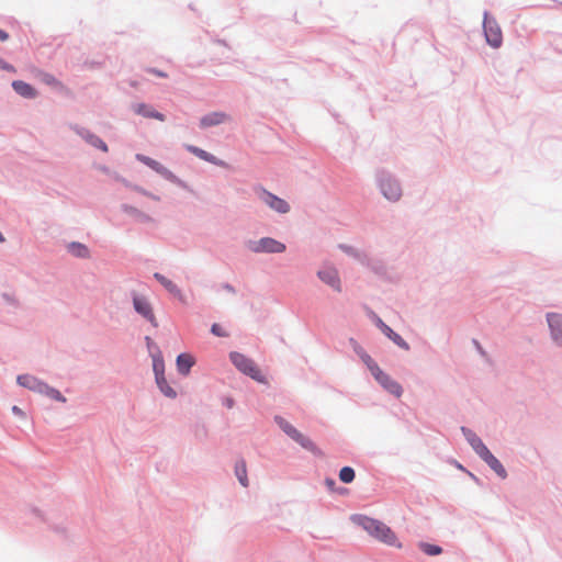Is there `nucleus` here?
I'll use <instances>...</instances> for the list:
<instances>
[{
    "label": "nucleus",
    "instance_id": "f257e3e1",
    "mask_svg": "<svg viewBox=\"0 0 562 562\" xmlns=\"http://www.w3.org/2000/svg\"><path fill=\"white\" fill-rule=\"evenodd\" d=\"M357 522L376 540L387 546L401 548V542H398L396 535L384 522L369 517H359Z\"/></svg>",
    "mask_w": 562,
    "mask_h": 562
},
{
    "label": "nucleus",
    "instance_id": "f03ea898",
    "mask_svg": "<svg viewBox=\"0 0 562 562\" xmlns=\"http://www.w3.org/2000/svg\"><path fill=\"white\" fill-rule=\"evenodd\" d=\"M229 358L233 364L244 374L249 375L259 383L267 382L265 375L252 359L239 352H231Z\"/></svg>",
    "mask_w": 562,
    "mask_h": 562
},
{
    "label": "nucleus",
    "instance_id": "7ed1b4c3",
    "mask_svg": "<svg viewBox=\"0 0 562 562\" xmlns=\"http://www.w3.org/2000/svg\"><path fill=\"white\" fill-rule=\"evenodd\" d=\"M483 27L486 42L492 47L498 48L503 43L502 29L496 20L490 16L487 12L484 13Z\"/></svg>",
    "mask_w": 562,
    "mask_h": 562
},
{
    "label": "nucleus",
    "instance_id": "20e7f679",
    "mask_svg": "<svg viewBox=\"0 0 562 562\" xmlns=\"http://www.w3.org/2000/svg\"><path fill=\"white\" fill-rule=\"evenodd\" d=\"M249 249L254 252L281 254L285 250V245L271 237H263L259 240L249 241Z\"/></svg>",
    "mask_w": 562,
    "mask_h": 562
},
{
    "label": "nucleus",
    "instance_id": "39448f33",
    "mask_svg": "<svg viewBox=\"0 0 562 562\" xmlns=\"http://www.w3.org/2000/svg\"><path fill=\"white\" fill-rule=\"evenodd\" d=\"M257 194L260 201H262L271 210L281 214H285L290 211V205L285 200L274 195L266 189L259 188L257 190Z\"/></svg>",
    "mask_w": 562,
    "mask_h": 562
},
{
    "label": "nucleus",
    "instance_id": "423d86ee",
    "mask_svg": "<svg viewBox=\"0 0 562 562\" xmlns=\"http://www.w3.org/2000/svg\"><path fill=\"white\" fill-rule=\"evenodd\" d=\"M276 422L279 425V427L293 440H295L297 443H300L303 448L313 450L314 443L313 441L305 437L303 434H301L295 427H293L289 422H286L282 417H276Z\"/></svg>",
    "mask_w": 562,
    "mask_h": 562
},
{
    "label": "nucleus",
    "instance_id": "0eeeda50",
    "mask_svg": "<svg viewBox=\"0 0 562 562\" xmlns=\"http://www.w3.org/2000/svg\"><path fill=\"white\" fill-rule=\"evenodd\" d=\"M375 372L372 374L374 379L391 394L401 397L403 389L400 383L393 380L389 374L383 372L381 368H374Z\"/></svg>",
    "mask_w": 562,
    "mask_h": 562
},
{
    "label": "nucleus",
    "instance_id": "6e6552de",
    "mask_svg": "<svg viewBox=\"0 0 562 562\" xmlns=\"http://www.w3.org/2000/svg\"><path fill=\"white\" fill-rule=\"evenodd\" d=\"M135 157L138 161L148 166L150 169L162 176L165 179L170 181H175L177 179L176 176L168 168L162 166L159 161L142 154H136Z\"/></svg>",
    "mask_w": 562,
    "mask_h": 562
},
{
    "label": "nucleus",
    "instance_id": "1a4fd4ad",
    "mask_svg": "<svg viewBox=\"0 0 562 562\" xmlns=\"http://www.w3.org/2000/svg\"><path fill=\"white\" fill-rule=\"evenodd\" d=\"M133 304H134L135 311L138 314H140L143 317H145L155 327L157 326L156 317H155V314L153 312L151 305L149 304V302L145 297L138 296V295H134Z\"/></svg>",
    "mask_w": 562,
    "mask_h": 562
},
{
    "label": "nucleus",
    "instance_id": "9d476101",
    "mask_svg": "<svg viewBox=\"0 0 562 562\" xmlns=\"http://www.w3.org/2000/svg\"><path fill=\"white\" fill-rule=\"evenodd\" d=\"M547 321L551 330L552 339L562 346V314L549 313Z\"/></svg>",
    "mask_w": 562,
    "mask_h": 562
},
{
    "label": "nucleus",
    "instance_id": "9b49d317",
    "mask_svg": "<svg viewBox=\"0 0 562 562\" xmlns=\"http://www.w3.org/2000/svg\"><path fill=\"white\" fill-rule=\"evenodd\" d=\"M381 190L383 195L391 201H397L402 195L400 184L392 179H385L381 182Z\"/></svg>",
    "mask_w": 562,
    "mask_h": 562
},
{
    "label": "nucleus",
    "instance_id": "f8f14e48",
    "mask_svg": "<svg viewBox=\"0 0 562 562\" xmlns=\"http://www.w3.org/2000/svg\"><path fill=\"white\" fill-rule=\"evenodd\" d=\"M18 383L21 386H24L34 392H38L41 394H43L44 390H46V383L30 374L19 375Z\"/></svg>",
    "mask_w": 562,
    "mask_h": 562
},
{
    "label": "nucleus",
    "instance_id": "ddd939ff",
    "mask_svg": "<svg viewBox=\"0 0 562 562\" xmlns=\"http://www.w3.org/2000/svg\"><path fill=\"white\" fill-rule=\"evenodd\" d=\"M319 279L336 291H340V279L334 268H325L318 272Z\"/></svg>",
    "mask_w": 562,
    "mask_h": 562
},
{
    "label": "nucleus",
    "instance_id": "4468645a",
    "mask_svg": "<svg viewBox=\"0 0 562 562\" xmlns=\"http://www.w3.org/2000/svg\"><path fill=\"white\" fill-rule=\"evenodd\" d=\"M13 90L23 98L34 99L37 97V91L27 82L15 80L12 82Z\"/></svg>",
    "mask_w": 562,
    "mask_h": 562
},
{
    "label": "nucleus",
    "instance_id": "2eb2a0df",
    "mask_svg": "<svg viewBox=\"0 0 562 562\" xmlns=\"http://www.w3.org/2000/svg\"><path fill=\"white\" fill-rule=\"evenodd\" d=\"M379 326L383 334L387 336L394 344H396L398 347L408 350L409 346L408 344L398 335L396 334L391 327H389L386 324H384L381 319L379 321Z\"/></svg>",
    "mask_w": 562,
    "mask_h": 562
},
{
    "label": "nucleus",
    "instance_id": "dca6fc26",
    "mask_svg": "<svg viewBox=\"0 0 562 562\" xmlns=\"http://www.w3.org/2000/svg\"><path fill=\"white\" fill-rule=\"evenodd\" d=\"M187 149L192 153L193 155H195L196 157H199L200 159H203L205 161H209L211 164H214V165H217V166H221V167H224L225 166V162L222 161V160H218L215 156H213L212 154L199 148V147H195V146H192V145H187L186 146Z\"/></svg>",
    "mask_w": 562,
    "mask_h": 562
},
{
    "label": "nucleus",
    "instance_id": "f3484780",
    "mask_svg": "<svg viewBox=\"0 0 562 562\" xmlns=\"http://www.w3.org/2000/svg\"><path fill=\"white\" fill-rule=\"evenodd\" d=\"M228 120V116L222 112H213L205 116H203L200 121L202 127H210L213 125H218Z\"/></svg>",
    "mask_w": 562,
    "mask_h": 562
},
{
    "label": "nucleus",
    "instance_id": "a211bd4d",
    "mask_svg": "<svg viewBox=\"0 0 562 562\" xmlns=\"http://www.w3.org/2000/svg\"><path fill=\"white\" fill-rule=\"evenodd\" d=\"M462 430L465 434L468 441L480 457L483 453H486V451L488 450L487 447L474 432H472L471 430H465L464 428H462Z\"/></svg>",
    "mask_w": 562,
    "mask_h": 562
},
{
    "label": "nucleus",
    "instance_id": "6ab92c4d",
    "mask_svg": "<svg viewBox=\"0 0 562 562\" xmlns=\"http://www.w3.org/2000/svg\"><path fill=\"white\" fill-rule=\"evenodd\" d=\"M481 458L501 476L506 477L507 473L502 463L491 453L490 450L483 453Z\"/></svg>",
    "mask_w": 562,
    "mask_h": 562
},
{
    "label": "nucleus",
    "instance_id": "aec40b11",
    "mask_svg": "<svg viewBox=\"0 0 562 562\" xmlns=\"http://www.w3.org/2000/svg\"><path fill=\"white\" fill-rule=\"evenodd\" d=\"M193 364L194 358L189 353H181L177 358L178 371L183 375H187L189 373Z\"/></svg>",
    "mask_w": 562,
    "mask_h": 562
},
{
    "label": "nucleus",
    "instance_id": "412c9836",
    "mask_svg": "<svg viewBox=\"0 0 562 562\" xmlns=\"http://www.w3.org/2000/svg\"><path fill=\"white\" fill-rule=\"evenodd\" d=\"M38 78L43 83L50 86L54 89L68 92L67 88L50 74L40 72Z\"/></svg>",
    "mask_w": 562,
    "mask_h": 562
},
{
    "label": "nucleus",
    "instance_id": "4be33fe9",
    "mask_svg": "<svg viewBox=\"0 0 562 562\" xmlns=\"http://www.w3.org/2000/svg\"><path fill=\"white\" fill-rule=\"evenodd\" d=\"M135 112L145 117H153V119H157L159 121H165V116L161 113L155 111L154 109L149 108L146 104H137L135 106Z\"/></svg>",
    "mask_w": 562,
    "mask_h": 562
},
{
    "label": "nucleus",
    "instance_id": "5701e85b",
    "mask_svg": "<svg viewBox=\"0 0 562 562\" xmlns=\"http://www.w3.org/2000/svg\"><path fill=\"white\" fill-rule=\"evenodd\" d=\"M155 278H156V280H158L160 282V284L168 292H170L175 296H178V297L181 296V291L179 290V288L171 280H169L168 278H166L165 276H162L160 273H155Z\"/></svg>",
    "mask_w": 562,
    "mask_h": 562
},
{
    "label": "nucleus",
    "instance_id": "b1692460",
    "mask_svg": "<svg viewBox=\"0 0 562 562\" xmlns=\"http://www.w3.org/2000/svg\"><path fill=\"white\" fill-rule=\"evenodd\" d=\"M235 474L239 481V483L247 487L248 486V477H247V467L245 460H239L235 465Z\"/></svg>",
    "mask_w": 562,
    "mask_h": 562
},
{
    "label": "nucleus",
    "instance_id": "393cba45",
    "mask_svg": "<svg viewBox=\"0 0 562 562\" xmlns=\"http://www.w3.org/2000/svg\"><path fill=\"white\" fill-rule=\"evenodd\" d=\"M68 251L76 257L85 258L88 257L89 250L88 248L79 243H71L68 245Z\"/></svg>",
    "mask_w": 562,
    "mask_h": 562
},
{
    "label": "nucleus",
    "instance_id": "a878e982",
    "mask_svg": "<svg viewBox=\"0 0 562 562\" xmlns=\"http://www.w3.org/2000/svg\"><path fill=\"white\" fill-rule=\"evenodd\" d=\"M156 383L159 387V390L161 391V393H164L167 397H170V398H175L177 393L176 391L168 384L165 375L162 376V381H160V379H156Z\"/></svg>",
    "mask_w": 562,
    "mask_h": 562
},
{
    "label": "nucleus",
    "instance_id": "bb28decb",
    "mask_svg": "<svg viewBox=\"0 0 562 562\" xmlns=\"http://www.w3.org/2000/svg\"><path fill=\"white\" fill-rule=\"evenodd\" d=\"M153 368H154L156 379H160V381H162V376L165 375L164 374L165 366H164V360L160 356L153 358Z\"/></svg>",
    "mask_w": 562,
    "mask_h": 562
},
{
    "label": "nucleus",
    "instance_id": "cd10ccee",
    "mask_svg": "<svg viewBox=\"0 0 562 562\" xmlns=\"http://www.w3.org/2000/svg\"><path fill=\"white\" fill-rule=\"evenodd\" d=\"M339 479L344 483H351L355 480V471L350 467H344L339 472Z\"/></svg>",
    "mask_w": 562,
    "mask_h": 562
},
{
    "label": "nucleus",
    "instance_id": "c85d7f7f",
    "mask_svg": "<svg viewBox=\"0 0 562 562\" xmlns=\"http://www.w3.org/2000/svg\"><path fill=\"white\" fill-rule=\"evenodd\" d=\"M87 140L94 147L101 149L102 151L106 153L109 149H108V146L101 139L99 138L98 136L95 135H92V134H89L87 136Z\"/></svg>",
    "mask_w": 562,
    "mask_h": 562
},
{
    "label": "nucleus",
    "instance_id": "c756f323",
    "mask_svg": "<svg viewBox=\"0 0 562 562\" xmlns=\"http://www.w3.org/2000/svg\"><path fill=\"white\" fill-rule=\"evenodd\" d=\"M45 395L58 401V402H61V403H65L66 402V398L65 396L61 395V393L54 389V387H50L49 385L46 384V390H44V393Z\"/></svg>",
    "mask_w": 562,
    "mask_h": 562
},
{
    "label": "nucleus",
    "instance_id": "7c9ffc66",
    "mask_svg": "<svg viewBox=\"0 0 562 562\" xmlns=\"http://www.w3.org/2000/svg\"><path fill=\"white\" fill-rule=\"evenodd\" d=\"M420 549L428 555H437L442 551L440 547L429 543H422Z\"/></svg>",
    "mask_w": 562,
    "mask_h": 562
},
{
    "label": "nucleus",
    "instance_id": "2f4dec72",
    "mask_svg": "<svg viewBox=\"0 0 562 562\" xmlns=\"http://www.w3.org/2000/svg\"><path fill=\"white\" fill-rule=\"evenodd\" d=\"M361 359L367 364V367L370 370L371 374H373L375 372L374 368H380L376 364V362L368 353L361 355Z\"/></svg>",
    "mask_w": 562,
    "mask_h": 562
},
{
    "label": "nucleus",
    "instance_id": "473e14b6",
    "mask_svg": "<svg viewBox=\"0 0 562 562\" xmlns=\"http://www.w3.org/2000/svg\"><path fill=\"white\" fill-rule=\"evenodd\" d=\"M211 331L218 337H226L227 333L223 329V327L218 324H213Z\"/></svg>",
    "mask_w": 562,
    "mask_h": 562
},
{
    "label": "nucleus",
    "instance_id": "72a5a7b5",
    "mask_svg": "<svg viewBox=\"0 0 562 562\" xmlns=\"http://www.w3.org/2000/svg\"><path fill=\"white\" fill-rule=\"evenodd\" d=\"M0 68H2V69H4V70H8V71H12V72H14V71H15V68H14L12 65H10V64L5 63V61H4V60H2V59H0Z\"/></svg>",
    "mask_w": 562,
    "mask_h": 562
},
{
    "label": "nucleus",
    "instance_id": "f704fd0d",
    "mask_svg": "<svg viewBox=\"0 0 562 562\" xmlns=\"http://www.w3.org/2000/svg\"><path fill=\"white\" fill-rule=\"evenodd\" d=\"M12 413L19 417H25V413L18 406L12 407Z\"/></svg>",
    "mask_w": 562,
    "mask_h": 562
},
{
    "label": "nucleus",
    "instance_id": "c9c22d12",
    "mask_svg": "<svg viewBox=\"0 0 562 562\" xmlns=\"http://www.w3.org/2000/svg\"><path fill=\"white\" fill-rule=\"evenodd\" d=\"M9 38V34L3 31V30H0V42H4Z\"/></svg>",
    "mask_w": 562,
    "mask_h": 562
},
{
    "label": "nucleus",
    "instance_id": "e433bc0d",
    "mask_svg": "<svg viewBox=\"0 0 562 562\" xmlns=\"http://www.w3.org/2000/svg\"><path fill=\"white\" fill-rule=\"evenodd\" d=\"M149 71L159 77H167V74L156 70V69H150Z\"/></svg>",
    "mask_w": 562,
    "mask_h": 562
},
{
    "label": "nucleus",
    "instance_id": "4c0bfd02",
    "mask_svg": "<svg viewBox=\"0 0 562 562\" xmlns=\"http://www.w3.org/2000/svg\"><path fill=\"white\" fill-rule=\"evenodd\" d=\"M223 288L229 293H235V289L228 283L224 284Z\"/></svg>",
    "mask_w": 562,
    "mask_h": 562
},
{
    "label": "nucleus",
    "instance_id": "58836bf2",
    "mask_svg": "<svg viewBox=\"0 0 562 562\" xmlns=\"http://www.w3.org/2000/svg\"><path fill=\"white\" fill-rule=\"evenodd\" d=\"M0 241L3 243L4 241V237L3 235L0 233Z\"/></svg>",
    "mask_w": 562,
    "mask_h": 562
}]
</instances>
